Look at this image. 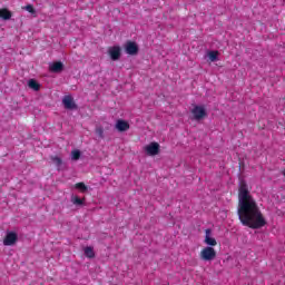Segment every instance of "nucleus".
<instances>
[{
  "mask_svg": "<svg viewBox=\"0 0 285 285\" xmlns=\"http://www.w3.org/2000/svg\"><path fill=\"white\" fill-rule=\"evenodd\" d=\"M0 19H3L4 21L12 19V12L8 9H0Z\"/></svg>",
  "mask_w": 285,
  "mask_h": 285,
  "instance_id": "obj_12",
  "label": "nucleus"
},
{
  "mask_svg": "<svg viewBox=\"0 0 285 285\" xmlns=\"http://www.w3.org/2000/svg\"><path fill=\"white\" fill-rule=\"evenodd\" d=\"M51 161H53L55 166H57V168L61 167V164H63V160L61 158H59V156H51Z\"/></svg>",
  "mask_w": 285,
  "mask_h": 285,
  "instance_id": "obj_18",
  "label": "nucleus"
},
{
  "mask_svg": "<svg viewBox=\"0 0 285 285\" xmlns=\"http://www.w3.org/2000/svg\"><path fill=\"white\" fill-rule=\"evenodd\" d=\"M109 56L112 61H119L121 58V48L112 47L109 49Z\"/></svg>",
  "mask_w": 285,
  "mask_h": 285,
  "instance_id": "obj_8",
  "label": "nucleus"
},
{
  "mask_svg": "<svg viewBox=\"0 0 285 285\" xmlns=\"http://www.w3.org/2000/svg\"><path fill=\"white\" fill-rule=\"evenodd\" d=\"M62 104L66 110H77V104L75 102L72 96H65L62 99Z\"/></svg>",
  "mask_w": 285,
  "mask_h": 285,
  "instance_id": "obj_6",
  "label": "nucleus"
},
{
  "mask_svg": "<svg viewBox=\"0 0 285 285\" xmlns=\"http://www.w3.org/2000/svg\"><path fill=\"white\" fill-rule=\"evenodd\" d=\"M210 229L205 230V244H207V246H217V239L210 237Z\"/></svg>",
  "mask_w": 285,
  "mask_h": 285,
  "instance_id": "obj_10",
  "label": "nucleus"
},
{
  "mask_svg": "<svg viewBox=\"0 0 285 285\" xmlns=\"http://www.w3.org/2000/svg\"><path fill=\"white\" fill-rule=\"evenodd\" d=\"M96 135H97L100 139H104V127H97V128H96Z\"/></svg>",
  "mask_w": 285,
  "mask_h": 285,
  "instance_id": "obj_20",
  "label": "nucleus"
},
{
  "mask_svg": "<svg viewBox=\"0 0 285 285\" xmlns=\"http://www.w3.org/2000/svg\"><path fill=\"white\" fill-rule=\"evenodd\" d=\"M116 128L119 132H126L127 130H130V124L126 120L119 119L116 122Z\"/></svg>",
  "mask_w": 285,
  "mask_h": 285,
  "instance_id": "obj_9",
  "label": "nucleus"
},
{
  "mask_svg": "<svg viewBox=\"0 0 285 285\" xmlns=\"http://www.w3.org/2000/svg\"><path fill=\"white\" fill-rule=\"evenodd\" d=\"M80 158H81V151L79 150L71 151V159H73V161H78V159Z\"/></svg>",
  "mask_w": 285,
  "mask_h": 285,
  "instance_id": "obj_19",
  "label": "nucleus"
},
{
  "mask_svg": "<svg viewBox=\"0 0 285 285\" xmlns=\"http://www.w3.org/2000/svg\"><path fill=\"white\" fill-rule=\"evenodd\" d=\"M83 202H86V198H79V196H71V204L73 206H83Z\"/></svg>",
  "mask_w": 285,
  "mask_h": 285,
  "instance_id": "obj_14",
  "label": "nucleus"
},
{
  "mask_svg": "<svg viewBox=\"0 0 285 285\" xmlns=\"http://www.w3.org/2000/svg\"><path fill=\"white\" fill-rule=\"evenodd\" d=\"M191 115L195 121H202L208 114L206 112V108L204 106L196 105L191 109Z\"/></svg>",
  "mask_w": 285,
  "mask_h": 285,
  "instance_id": "obj_3",
  "label": "nucleus"
},
{
  "mask_svg": "<svg viewBox=\"0 0 285 285\" xmlns=\"http://www.w3.org/2000/svg\"><path fill=\"white\" fill-rule=\"evenodd\" d=\"M49 70H50V72H62L63 71V62H61V61L53 62L49 67Z\"/></svg>",
  "mask_w": 285,
  "mask_h": 285,
  "instance_id": "obj_11",
  "label": "nucleus"
},
{
  "mask_svg": "<svg viewBox=\"0 0 285 285\" xmlns=\"http://www.w3.org/2000/svg\"><path fill=\"white\" fill-rule=\"evenodd\" d=\"M75 188H76L77 190H80V193H87V191H88V186H86L85 183H77V184L75 185Z\"/></svg>",
  "mask_w": 285,
  "mask_h": 285,
  "instance_id": "obj_16",
  "label": "nucleus"
},
{
  "mask_svg": "<svg viewBox=\"0 0 285 285\" xmlns=\"http://www.w3.org/2000/svg\"><path fill=\"white\" fill-rule=\"evenodd\" d=\"M18 239L19 236H17V233L8 232L3 239V246H14Z\"/></svg>",
  "mask_w": 285,
  "mask_h": 285,
  "instance_id": "obj_5",
  "label": "nucleus"
},
{
  "mask_svg": "<svg viewBox=\"0 0 285 285\" xmlns=\"http://www.w3.org/2000/svg\"><path fill=\"white\" fill-rule=\"evenodd\" d=\"M283 175H284V177H285V170L283 171Z\"/></svg>",
  "mask_w": 285,
  "mask_h": 285,
  "instance_id": "obj_22",
  "label": "nucleus"
},
{
  "mask_svg": "<svg viewBox=\"0 0 285 285\" xmlns=\"http://www.w3.org/2000/svg\"><path fill=\"white\" fill-rule=\"evenodd\" d=\"M208 57L212 62H215L219 59V51H209Z\"/></svg>",
  "mask_w": 285,
  "mask_h": 285,
  "instance_id": "obj_15",
  "label": "nucleus"
},
{
  "mask_svg": "<svg viewBox=\"0 0 285 285\" xmlns=\"http://www.w3.org/2000/svg\"><path fill=\"white\" fill-rule=\"evenodd\" d=\"M28 86L29 88H31V90H35L36 92H39V90H41V85L35 79H30L28 81Z\"/></svg>",
  "mask_w": 285,
  "mask_h": 285,
  "instance_id": "obj_13",
  "label": "nucleus"
},
{
  "mask_svg": "<svg viewBox=\"0 0 285 285\" xmlns=\"http://www.w3.org/2000/svg\"><path fill=\"white\" fill-rule=\"evenodd\" d=\"M145 151L149 157H155L159 153V142H150L145 147Z\"/></svg>",
  "mask_w": 285,
  "mask_h": 285,
  "instance_id": "obj_7",
  "label": "nucleus"
},
{
  "mask_svg": "<svg viewBox=\"0 0 285 285\" xmlns=\"http://www.w3.org/2000/svg\"><path fill=\"white\" fill-rule=\"evenodd\" d=\"M125 51L127 55L135 57V55L139 53V46H137V42L135 41H127L125 45Z\"/></svg>",
  "mask_w": 285,
  "mask_h": 285,
  "instance_id": "obj_4",
  "label": "nucleus"
},
{
  "mask_svg": "<svg viewBox=\"0 0 285 285\" xmlns=\"http://www.w3.org/2000/svg\"><path fill=\"white\" fill-rule=\"evenodd\" d=\"M238 219L243 226L257 230L266 226V218L257 205V200L250 195L248 190V184L245 180H240L238 187Z\"/></svg>",
  "mask_w": 285,
  "mask_h": 285,
  "instance_id": "obj_1",
  "label": "nucleus"
},
{
  "mask_svg": "<svg viewBox=\"0 0 285 285\" xmlns=\"http://www.w3.org/2000/svg\"><path fill=\"white\" fill-rule=\"evenodd\" d=\"M24 10H27V12H30V14H35V7L32 4H27L24 7Z\"/></svg>",
  "mask_w": 285,
  "mask_h": 285,
  "instance_id": "obj_21",
  "label": "nucleus"
},
{
  "mask_svg": "<svg viewBox=\"0 0 285 285\" xmlns=\"http://www.w3.org/2000/svg\"><path fill=\"white\" fill-rule=\"evenodd\" d=\"M85 255L86 257H88L89 259L95 258V249L92 247H86L85 248Z\"/></svg>",
  "mask_w": 285,
  "mask_h": 285,
  "instance_id": "obj_17",
  "label": "nucleus"
},
{
  "mask_svg": "<svg viewBox=\"0 0 285 285\" xmlns=\"http://www.w3.org/2000/svg\"><path fill=\"white\" fill-rule=\"evenodd\" d=\"M217 257V252L213 247H205L200 250V259L203 262H213Z\"/></svg>",
  "mask_w": 285,
  "mask_h": 285,
  "instance_id": "obj_2",
  "label": "nucleus"
}]
</instances>
